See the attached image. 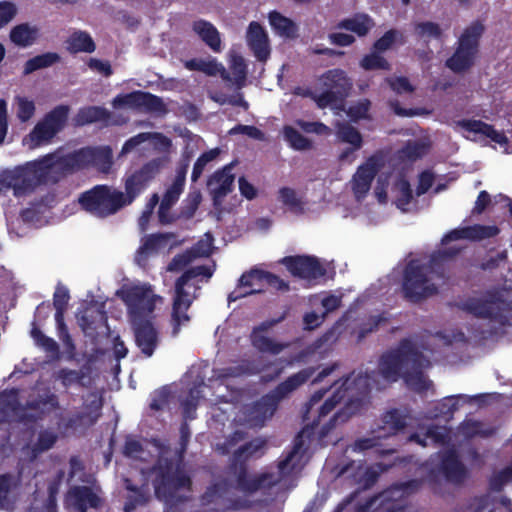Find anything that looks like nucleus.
Wrapping results in <instances>:
<instances>
[{
	"mask_svg": "<svg viewBox=\"0 0 512 512\" xmlns=\"http://www.w3.org/2000/svg\"><path fill=\"white\" fill-rule=\"evenodd\" d=\"M384 384L372 379L368 374H352L344 380H338L329 389L320 390L312 395L307 402L304 420L309 424L299 433L294 441L293 449L279 462V478L298 473L308 460L307 450L318 436L323 442L330 431L338 424L345 422L352 414L353 399L365 394L370 387L377 389Z\"/></svg>",
	"mask_w": 512,
	"mask_h": 512,
	"instance_id": "nucleus-1",
	"label": "nucleus"
},
{
	"mask_svg": "<svg viewBox=\"0 0 512 512\" xmlns=\"http://www.w3.org/2000/svg\"><path fill=\"white\" fill-rule=\"evenodd\" d=\"M495 226L474 225L472 227L456 228L442 238V250L432 256L429 265H423L419 260L409 262L404 273L403 290L408 299L414 301L426 298L436 291V279L440 278L437 271L447 256H452L462 248L465 240H480L497 235Z\"/></svg>",
	"mask_w": 512,
	"mask_h": 512,
	"instance_id": "nucleus-2",
	"label": "nucleus"
},
{
	"mask_svg": "<svg viewBox=\"0 0 512 512\" xmlns=\"http://www.w3.org/2000/svg\"><path fill=\"white\" fill-rule=\"evenodd\" d=\"M381 170V159L372 156L357 168L350 180L351 191L357 201H361L368 195L371 182L376 177L374 197L378 204L387 205L389 201L403 213L413 208V192L410 184L402 173H384Z\"/></svg>",
	"mask_w": 512,
	"mask_h": 512,
	"instance_id": "nucleus-3",
	"label": "nucleus"
},
{
	"mask_svg": "<svg viewBox=\"0 0 512 512\" xmlns=\"http://www.w3.org/2000/svg\"><path fill=\"white\" fill-rule=\"evenodd\" d=\"M117 296L128 310L137 346L144 355L151 356L157 344V331L153 325L155 312L162 307L164 298L147 282L125 284L118 289Z\"/></svg>",
	"mask_w": 512,
	"mask_h": 512,
	"instance_id": "nucleus-4",
	"label": "nucleus"
},
{
	"mask_svg": "<svg viewBox=\"0 0 512 512\" xmlns=\"http://www.w3.org/2000/svg\"><path fill=\"white\" fill-rule=\"evenodd\" d=\"M429 365V361L419 346L410 340L401 342L400 347L384 354L380 362V374L383 382H394L403 379L407 386L415 391H425L430 382L422 374V369Z\"/></svg>",
	"mask_w": 512,
	"mask_h": 512,
	"instance_id": "nucleus-5",
	"label": "nucleus"
},
{
	"mask_svg": "<svg viewBox=\"0 0 512 512\" xmlns=\"http://www.w3.org/2000/svg\"><path fill=\"white\" fill-rule=\"evenodd\" d=\"M467 312L487 321L494 335L512 333V282L487 290L465 303Z\"/></svg>",
	"mask_w": 512,
	"mask_h": 512,
	"instance_id": "nucleus-6",
	"label": "nucleus"
},
{
	"mask_svg": "<svg viewBox=\"0 0 512 512\" xmlns=\"http://www.w3.org/2000/svg\"><path fill=\"white\" fill-rule=\"evenodd\" d=\"M212 275L211 267L196 266L185 271L182 277L178 278L170 318L171 333L174 336L189 326L191 319L189 308L196 298L198 283L207 281Z\"/></svg>",
	"mask_w": 512,
	"mask_h": 512,
	"instance_id": "nucleus-7",
	"label": "nucleus"
},
{
	"mask_svg": "<svg viewBox=\"0 0 512 512\" xmlns=\"http://www.w3.org/2000/svg\"><path fill=\"white\" fill-rule=\"evenodd\" d=\"M58 167V162L53 156H44L8 170V178L12 180L14 196H26L41 184L57 181L59 179Z\"/></svg>",
	"mask_w": 512,
	"mask_h": 512,
	"instance_id": "nucleus-8",
	"label": "nucleus"
},
{
	"mask_svg": "<svg viewBox=\"0 0 512 512\" xmlns=\"http://www.w3.org/2000/svg\"><path fill=\"white\" fill-rule=\"evenodd\" d=\"M311 374L312 371L307 369L291 376L279 385L272 394L262 397L256 404L240 412L236 416V421L251 428L262 426L274 414L279 400L285 398L286 395L306 382Z\"/></svg>",
	"mask_w": 512,
	"mask_h": 512,
	"instance_id": "nucleus-9",
	"label": "nucleus"
},
{
	"mask_svg": "<svg viewBox=\"0 0 512 512\" xmlns=\"http://www.w3.org/2000/svg\"><path fill=\"white\" fill-rule=\"evenodd\" d=\"M255 370L248 366L240 367H229L226 369L219 370L214 380H210V384H201L199 387L190 390L189 398L182 402L183 416L184 418L191 420L194 418V411L197 403L201 398L214 396L212 400L215 403L225 402L228 403L233 401V397L226 395V391L229 387L228 380L230 377H239L244 374L253 373Z\"/></svg>",
	"mask_w": 512,
	"mask_h": 512,
	"instance_id": "nucleus-10",
	"label": "nucleus"
},
{
	"mask_svg": "<svg viewBox=\"0 0 512 512\" xmlns=\"http://www.w3.org/2000/svg\"><path fill=\"white\" fill-rule=\"evenodd\" d=\"M57 405V397L48 391L39 401L27 402L26 407L20 405L18 391H5L0 393V423L33 420Z\"/></svg>",
	"mask_w": 512,
	"mask_h": 512,
	"instance_id": "nucleus-11",
	"label": "nucleus"
},
{
	"mask_svg": "<svg viewBox=\"0 0 512 512\" xmlns=\"http://www.w3.org/2000/svg\"><path fill=\"white\" fill-rule=\"evenodd\" d=\"M351 82L342 70H329L319 78L317 86L312 91L305 88H296L294 93L299 96L310 97L320 109L330 107L336 109L337 101L342 100L349 93Z\"/></svg>",
	"mask_w": 512,
	"mask_h": 512,
	"instance_id": "nucleus-12",
	"label": "nucleus"
},
{
	"mask_svg": "<svg viewBox=\"0 0 512 512\" xmlns=\"http://www.w3.org/2000/svg\"><path fill=\"white\" fill-rule=\"evenodd\" d=\"M148 479L154 483L156 497L167 503L181 499L190 485L183 470L168 461L164 465L161 461L157 468L151 470Z\"/></svg>",
	"mask_w": 512,
	"mask_h": 512,
	"instance_id": "nucleus-13",
	"label": "nucleus"
},
{
	"mask_svg": "<svg viewBox=\"0 0 512 512\" xmlns=\"http://www.w3.org/2000/svg\"><path fill=\"white\" fill-rule=\"evenodd\" d=\"M79 203L86 212L99 218L115 214L121 208L131 204L130 201H126L122 191L105 185H98L85 192L80 196Z\"/></svg>",
	"mask_w": 512,
	"mask_h": 512,
	"instance_id": "nucleus-14",
	"label": "nucleus"
},
{
	"mask_svg": "<svg viewBox=\"0 0 512 512\" xmlns=\"http://www.w3.org/2000/svg\"><path fill=\"white\" fill-rule=\"evenodd\" d=\"M454 127L468 140L482 143L491 141L494 143L495 149L506 154L512 153V144H510L506 135L493 128L491 124H486L478 119L462 118L455 121Z\"/></svg>",
	"mask_w": 512,
	"mask_h": 512,
	"instance_id": "nucleus-15",
	"label": "nucleus"
},
{
	"mask_svg": "<svg viewBox=\"0 0 512 512\" xmlns=\"http://www.w3.org/2000/svg\"><path fill=\"white\" fill-rule=\"evenodd\" d=\"M482 32L483 27L479 22H474L462 32L458 48L453 56L447 59L448 68L454 72H460L473 65L478 54V43Z\"/></svg>",
	"mask_w": 512,
	"mask_h": 512,
	"instance_id": "nucleus-16",
	"label": "nucleus"
},
{
	"mask_svg": "<svg viewBox=\"0 0 512 512\" xmlns=\"http://www.w3.org/2000/svg\"><path fill=\"white\" fill-rule=\"evenodd\" d=\"M286 287L287 286L283 280H280L271 273L254 269L242 274L238 287L229 294L228 300L229 302H232L244 298L247 295L260 293L268 288L286 289Z\"/></svg>",
	"mask_w": 512,
	"mask_h": 512,
	"instance_id": "nucleus-17",
	"label": "nucleus"
},
{
	"mask_svg": "<svg viewBox=\"0 0 512 512\" xmlns=\"http://www.w3.org/2000/svg\"><path fill=\"white\" fill-rule=\"evenodd\" d=\"M68 108L59 106L48 112L43 120L37 123L24 139V144L29 148H37L48 143L65 125Z\"/></svg>",
	"mask_w": 512,
	"mask_h": 512,
	"instance_id": "nucleus-18",
	"label": "nucleus"
},
{
	"mask_svg": "<svg viewBox=\"0 0 512 512\" xmlns=\"http://www.w3.org/2000/svg\"><path fill=\"white\" fill-rule=\"evenodd\" d=\"M168 162L169 159L167 157L152 159L143 165L142 168L127 176L125 179V192H123L126 201L132 203L136 197L141 195Z\"/></svg>",
	"mask_w": 512,
	"mask_h": 512,
	"instance_id": "nucleus-19",
	"label": "nucleus"
},
{
	"mask_svg": "<svg viewBox=\"0 0 512 512\" xmlns=\"http://www.w3.org/2000/svg\"><path fill=\"white\" fill-rule=\"evenodd\" d=\"M232 169L233 165L229 164L223 167V169L214 172L208 179V192L212 196L214 210L216 215H218V219H221L223 214L230 211V207L224 205L223 201L224 197L233 191L234 174L231 173Z\"/></svg>",
	"mask_w": 512,
	"mask_h": 512,
	"instance_id": "nucleus-20",
	"label": "nucleus"
},
{
	"mask_svg": "<svg viewBox=\"0 0 512 512\" xmlns=\"http://www.w3.org/2000/svg\"><path fill=\"white\" fill-rule=\"evenodd\" d=\"M283 264L292 275L309 281L323 277L326 273L324 264L312 256L286 257Z\"/></svg>",
	"mask_w": 512,
	"mask_h": 512,
	"instance_id": "nucleus-21",
	"label": "nucleus"
},
{
	"mask_svg": "<svg viewBox=\"0 0 512 512\" xmlns=\"http://www.w3.org/2000/svg\"><path fill=\"white\" fill-rule=\"evenodd\" d=\"M112 107L113 109H144L152 112H161L162 101L157 96L138 91L114 97Z\"/></svg>",
	"mask_w": 512,
	"mask_h": 512,
	"instance_id": "nucleus-22",
	"label": "nucleus"
},
{
	"mask_svg": "<svg viewBox=\"0 0 512 512\" xmlns=\"http://www.w3.org/2000/svg\"><path fill=\"white\" fill-rule=\"evenodd\" d=\"M174 244V237L170 234H151L143 237L136 252L137 264L144 267L150 257L168 252Z\"/></svg>",
	"mask_w": 512,
	"mask_h": 512,
	"instance_id": "nucleus-23",
	"label": "nucleus"
},
{
	"mask_svg": "<svg viewBox=\"0 0 512 512\" xmlns=\"http://www.w3.org/2000/svg\"><path fill=\"white\" fill-rule=\"evenodd\" d=\"M96 154L97 152L94 151V148L86 147L67 155H64L61 152H54L46 155L45 157H54V159L57 160L59 165L57 173L60 176L61 174H66L67 172L78 169H84L87 166L93 165V158Z\"/></svg>",
	"mask_w": 512,
	"mask_h": 512,
	"instance_id": "nucleus-24",
	"label": "nucleus"
},
{
	"mask_svg": "<svg viewBox=\"0 0 512 512\" xmlns=\"http://www.w3.org/2000/svg\"><path fill=\"white\" fill-rule=\"evenodd\" d=\"M140 147L145 150L151 148L158 153H167L171 147V141L160 133H141L125 141L120 155L128 154Z\"/></svg>",
	"mask_w": 512,
	"mask_h": 512,
	"instance_id": "nucleus-25",
	"label": "nucleus"
},
{
	"mask_svg": "<svg viewBox=\"0 0 512 512\" xmlns=\"http://www.w3.org/2000/svg\"><path fill=\"white\" fill-rule=\"evenodd\" d=\"M66 507L85 512L89 507L96 508L100 504L98 488L89 486L73 487L66 496Z\"/></svg>",
	"mask_w": 512,
	"mask_h": 512,
	"instance_id": "nucleus-26",
	"label": "nucleus"
},
{
	"mask_svg": "<svg viewBox=\"0 0 512 512\" xmlns=\"http://www.w3.org/2000/svg\"><path fill=\"white\" fill-rule=\"evenodd\" d=\"M246 41L254 57L259 61H266L271 54L267 32L258 22H251L247 28Z\"/></svg>",
	"mask_w": 512,
	"mask_h": 512,
	"instance_id": "nucleus-27",
	"label": "nucleus"
},
{
	"mask_svg": "<svg viewBox=\"0 0 512 512\" xmlns=\"http://www.w3.org/2000/svg\"><path fill=\"white\" fill-rule=\"evenodd\" d=\"M277 320H266L254 328L251 339L253 347L262 353L278 355L285 348L284 344L274 342L267 336L268 329L272 328Z\"/></svg>",
	"mask_w": 512,
	"mask_h": 512,
	"instance_id": "nucleus-28",
	"label": "nucleus"
},
{
	"mask_svg": "<svg viewBox=\"0 0 512 512\" xmlns=\"http://www.w3.org/2000/svg\"><path fill=\"white\" fill-rule=\"evenodd\" d=\"M213 252V237L210 234H204L203 238L197 242L192 252L184 255H177L167 267V272H177L187 265L191 256H208Z\"/></svg>",
	"mask_w": 512,
	"mask_h": 512,
	"instance_id": "nucleus-29",
	"label": "nucleus"
},
{
	"mask_svg": "<svg viewBox=\"0 0 512 512\" xmlns=\"http://www.w3.org/2000/svg\"><path fill=\"white\" fill-rule=\"evenodd\" d=\"M338 140L349 145V148L342 151L339 158L343 161H351L353 153L357 152L362 147V135L356 128L349 124H341L337 127Z\"/></svg>",
	"mask_w": 512,
	"mask_h": 512,
	"instance_id": "nucleus-30",
	"label": "nucleus"
},
{
	"mask_svg": "<svg viewBox=\"0 0 512 512\" xmlns=\"http://www.w3.org/2000/svg\"><path fill=\"white\" fill-rule=\"evenodd\" d=\"M19 479L10 474L0 475V509L11 511L19 498Z\"/></svg>",
	"mask_w": 512,
	"mask_h": 512,
	"instance_id": "nucleus-31",
	"label": "nucleus"
},
{
	"mask_svg": "<svg viewBox=\"0 0 512 512\" xmlns=\"http://www.w3.org/2000/svg\"><path fill=\"white\" fill-rule=\"evenodd\" d=\"M79 326L82 327L86 335L92 336L93 332L106 325V316L97 304H91L84 313H79L78 316Z\"/></svg>",
	"mask_w": 512,
	"mask_h": 512,
	"instance_id": "nucleus-32",
	"label": "nucleus"
},
{
	"mask_svg": "<svg viewBox=\"0 0 512 512\" xmlns=\"http://www.w3.org/2000/svg\"><path fill=\"white\" fill-rule=\"evenodd\" d=\"M406 492L407 487L396 486L391 488L374 498L370 502L369 507L380 506L383 511L396 512L398 508L402 507V499Z\"/></svg>",
	"mask_w": 512,
	"mask_h": 512,
	"instance_id": "nucleus-33",
	"label": "nucleus"
},
{
	"mask_svg": "<svg viewBox=\"0 0 512 512\" xmlns=\"http://www.w3.org/2000/svg\"><path fill=\"white\" fill-rule=\"evenodd\" d=\"M69 294L68 289L64 286H58L53 296V305L56 307V322L59 332V338L64 343H71V338L68 336L65 323L63 322V314L66 310Z\"/></svg>",
	"mask_w": 512,
	"mask_h": 512,
	"instance_id": "nucleus-34",
	"label": "nucleus"
},
{
	"mask_svg": "<svg viewBox=\"0 0 512 512\" xmlns=\"http://www.w3.org/2000/svg\"><path fill=\"white\" fill-rule=\"evenodd\" d=\"M10 41L20 48L32 46L39 38V28L36 25L22 23L9 32Z\"/></svg>",
	"mask_w": 512,
	"mask_h": 512,
	"instance_id": "nucleus-35",
	"label": "nucleus"
},
{
	"mask_svg": "<svg viewBox=\"0 0 512 512\" xmlns=\"http://www.w3.org/2000/svg\"><path fill=\"white\" fill-rule=\"evenodd\" d=\"M228 64L230 75H228V79L225 80L236 87H243L245 85L247 75L245 58L232 49L228 53Z\"/></svg>",
	"mask_w": 512,
	"mask_h": 512,
	"instance_id": "nucleus-36",
	"label": "nucleus"
},
{
	"mask_svg": "<svg viewBox=\"0 0 512 512\" xmlns=\"http://www.w3.org/2000/svg\"><path fill=\"white\" fill-rule=\"evenodd\" d=\"M268 22L273 31L286 39H295L298 37V26L292 19H288L282 14L273 11L268 14Z\"/></svg>",
	"mask_w": 512,
	"mask_h": 512,
	"instance_id": "nucleus-37",
	"label": "nucleus"
},
{
	"mask_svg": "<svg viewBox=\"0 0 512 512\" xmlns=\"http://www.w3.org/2000/svg\"><path fill=\"white\" fill-rule=\"evenodd\" d=\"M186 68L189 71H201L208 76L221 75L223 80L228 79L226 69L214 58L189 60L186 62Z\"/></svg>",
	"mask_w": 512,
	"mask_h": 512,
	"instance_id": "nucleus-38",
	"label": "nucleus"
},
{
	"mask_svg": "<svg viewBox=\"0 0 512 512\" xmlns=\"http://www.w3.org/2000/svg\"><path fill=\"white\" fill-rule=\"evenodd\" d=\"M193 28L196 35L200 36L202 41L206 42L213 51L219 52L221 50L219 31L212 24L204 20H197Z\"/></svg>",
	"mask_w": 512,
	"mask_h": 512,
	"instance_id": "nucleus-39",
	"label": "nucleus"
},
{
	"mask_svg": "<svg viewBox=\"0 0 512 512\" xmlns=\"http://www.w3.org/2000/svg\"><path fill=\"white\" fill-rule=\"evenodd\" d=\"M278 201L286 207L287 210L293 213L304 212V199L303 195L295 189L284 186L278 190Z\"/></svg>",
	"mask_w": 512,
	"mask_h": 512,
	"instance_id": "nucleus-40",
	"label": "nucleus"
},
{
	"mask_svg": "<svg viewBox=\"0 0 512 512\" xmlns=\"http://www.w3.org/2000/svg\"><path fill=\"white\" fill-rule=\"evenodd\" d=\"M94 122H102L105 125L116 124L117 121L111 120V114L108 110L100 107L83 108L77 115V123L79 125L90 124Z\"/></svg>",
	"mask_w": 512,
	"mask_h": 512,
	"instance_id": "nucleus-41",
	"label": "nucleus"
},
{
	"mask_svg": "<svg viewBox=\"0 0 512 512\" xmlns=\"http://www.w3.org/2000/svg\"><path fill=\"white\" fill-rule=\"evenodd\" d=\"M372 27L373 22L366 14H356L351 18L342 20L338 25V28L356 33L360 37L366 35Z\"/></svg>",
	"mask_w": 512,
	"mask_h": 512,
	"instance_id": "nucleus-42",
	"label": "nucleus"
},
{
	"mask_svg": "<svg viewBox=\"0 0 512 512\" xmlns=\"http://www.w3.org/2000/svg\"><path fill=\"white\" fill-rule=\"evenodd\" d=\"M441 471L453 482H459L465 476V468L462 467L454 451L446 452L441 462Z\"/></svg>",
	"mask_w": 512,
	"mask_h": 512,
	"instance_id": "nucleus-43",
	"label": "nucleus"
},
{
	"mask_svg": "<svg viewBox=\"0 0 512 512\" xmlns=\"http://www.w3.org/2000/svg\"><path fill=\"white\" fill-rule=\"evenodd\" d=\"M447 437V428L439 427L436 429L428 428L421 433H416L410 437V440L418 442L422 447H427L430 443L445 444Z\"/></svg>",
	"mask_w": 512,
	"mask_h": 512,
	"instance_id": "nucleus-44",
	"label": "nucleus"
},
{
	"mask_svg": "<svg viewBox=\"0 0 512 512\" xmlns=\"http://www.w3.org/2000/svg\"><path fill=\"white\" fill-rule=\"evenodd\" d=\"M186 173L187 168L184 167L178 169L173 184L169 186L166 193H164L163 195V199L161 201V204H163V208L172 207V205H174L178 200L179 196H181Z\"/></svg>",
	"mask_w": 512,
	"mask_h": 512,
	"instance_id": "nucleus-45",
	"label": "nucleus"
},
{
	"mask_svg": "<svg viewBox=\"0 0 512 512\" xmlns=\"http://www.w3.org/2000/svg\"><path fill=\"white\" fill-rule=\"evenodd\" d=\"M67 49L73 53H92L95 49L91 36L84 31L74 32L67 40Z\"/></svg>",
	"mask_w": 512,
	"mask_h": 512,
	"instance_id": "nucleus-46",
	"label": "nucleus"
},
{
	"mask_svg": "<svg viewBox=\"0 0 512 512\" xmlns=\"http://www.w3.org/2000/svg\"><path fill=\"white\" fill-rule=\"evenodd\" d=\"M409 418L402 414L399 410H393L388 412L383 417V434H378L377 438H381L387 436L389 434H394L405 425H407V420Z\"/></svg>",
	"mask_w": 512,
	"mask_h": 512,
	"instance_id": "nucleus-47",
	"label": "nucleus"
},
{
	"mask_svg": "<svg viewBox=\"0 0 512 512\" xmlns=\"http://www.w3.org/2000/svg\"><path fill=\"white\" fill-rule=\"evenodd\" d=\"M429 148V140L423 137L420 140L409 141L401 150L400 157L404 160L414 161L425 155Z\"/></svg>",
	"mask_w": 512,
	"mask_h": 512,
	"instance_id": "nucleus-48",
	"label": "nucleus"
},
{
	"mask_svg": "<svg viewBox=\"0 0 512 512\" xmlns=\"http://www.w3.org/2000/svg\"><path fill=\"white\" fill-rule=\"evenodd\" d=\"M58 60L59 55L56 53H44L35 56L34 58L27 60L24 67V74L29 75L40 69L50 67L56 64Z\"/></svg>",
	"mask_w": 512,
	"mask_h": 512,
	"instance_id": "nucleus-49",
	"label": "nucleus"
},
{
	"mask_svg": "<svg viewBox=\"0 0 512 512\" xmlns=\"http://www.w3.org/2000/svg\"><path fill=\"white\" fill-rule=\"evenodd\" d=\"M55 441H57V436L52 431H42L38 437V441H36L33 446L26 447V453L29 458H36L37 454L52 448Z\"/></svg>",
	"mask_w": 512,
	"mask_h": 512,
	"instance_id": "nucleus-50",
	"label": "nucleus"
},
{
	"mask_svg": "<svg viewBox=\"0 0 512 512\" xmlns=\"http://www.w3.org/2000/svg\"><path fill=\"white\" fill-rule=\"evenodd\" d=\"M283 135L285 141L294 150L303 151L311 147V141L305 138L293 125H285Z\"/></svg>",
	"mask_w": 512,
	"mask_h": 512,
	"instance_id": "nucleus-51",
	"label": "nucleus"
},
{
	"mask_svg": "<svg viewBox=\"0 0 512 512\" xmlns=\"http://www.w3.org/2000/svg\"><path fill=\"white\" fill-rule=\"evenodd\" d=\"M86 415L80 418L79 425H92L99 416L101 399L97 393H91L85 400Z\"/></svg>",
	"mask_w": 512,
	"mask_h": 512,
	"instance_id": "nucleus-52",
	"label": "nucleus"
},
{
	"mask_svg": "<svg viewBox=\"0 0 512 512\" xmlns=\"http://www.w3.org/2000/svg\"><path fill=\"white\" fill-rule=\"evenodd\" d=\"M14 108L16 117H18L21 122L31 120L35 112V104L33 100L26 96H15Z\"/></svg>",
	"mask_w": 512,
	"mask_h": 512,
	"instance_id": "nucleus-53",
	"label": "nucleus"
},
{
	"mask_svg": "<svg viewBox=\"0 0 512 512\" xmlns=\"http://www.w3.org/2000/svg\"><path fill=\"white\" fill-rule=\"evenodd\" d=\"M126 490L129 491L128 501L125 502L124 511L130 512L137 506L142 505L146 501V490L144 488L138 490L130 484L129 480H125ZM146 484L143 485L145 487Z\"/></svg>",
	"mask_w": 512,
	"mask_h": 512,
	"instance_id": "nucleus-54",
	"label": "nucleus"
},
{
	"mask_svg": "<svg viewBox=\"0 0 512 512\" xmlns=\"http://www.w3.org/2000/svg\"><path fill=\"white\" fill-rule=\"evenodd\" d=\"M342 300V294L338 293H330V294H322L317 295L311 298L312 305L320 303L324 309V314L329 313L330 311H335L340 305V301Z\"/></svg>",
	"mask_w": 512,
	"mask_h": 512,
	"instance_id": "nucleus-55",
	"label": "nucleus"
},
{
	"mask_svg": "<svg viewBox=\"0 0 512 512\" xmlns=\"http://www.w3.org/2000/svg\"><path fill=\"white\" fill-rule=\"evenodd\" d=\"M94 152H96V156L93 158V165L97 167L100 171L106 172L110 169L112 163V152L109 146H100L94 148Z\"/></svg>",
	"mask_w": 512,
	"mask_h": 512,
	"instance_id": "nucleus-56",
	"label": "nucleus"
},
{
	"mask_svg": "<svg viewBox=\"0 0 512 512\" xmlns=\"http://www.w3.org/2000/svg\"><path fill=\"white\" fill-rule=\"evenodd\" d=\"M370 102L368 99H363L358 102L351 103L349 108L346 109V115L352 121L360 119H369Z\"/></svg>",
	"mask_w": 512,
	"mask_h": 512,
	"instance_id": "nucleus-57",
	"label": "nucleus"
},
{
	"mask_svg": "<svg viewBox=\"0 0 512 512\" xmlns=\"http://www.w3.org/2000/svg\"><path fill=\"white\" fill-rule=\"evenodd\" d=\"M361 67L364 70H388L389 64L386 59H384L380 53L374 52L368 55H365L361 61Z\"/></svg>",
	"mask_w": 512,
	"mask_h": 512,
	"instance_id": "nucleus-58",
	"label": "nucleus"
},
{
	"mask_svg": "<svg viewBox=\"0 0 512 512\" xmlns=\"http://www.w3.org/2000/svg\"><path fill=\"white\" fill-rule=\"evenodd\" d=\"M467 399V396L446 397L439 403L438 413H435L433 417H439L440 415L447 416L453 414V412L459 408L460 402H464Z\"/></svg>",
	"mask_w": 512,
	"mask_h": 512,
	"instance_id": "nucleus-59",
	"label": "nucleus"
},
{
	"mask_svg": "<svg viewBox=\"0 0 512 512\" xmlns=\"http://www.w3.org/2000/svg\"><path fill=\"white\" fill-rule=\"evenodd\" d=\"M219 154H220V150L217 148H214L197 158V160L194 164L193 173H192L193 181H196L197 179L200 178V176H201L204 168L207 166V164L210 163L216 157H218Z\"/></svg>",
	"mask_w": 512,
	"mask_h": 512,
	"instance_id": "nucleus-60",
	"label": "nucleus"
},
{
	"mask_svg": "<svg viewBox=\"0 0 512 512\" xmlns=\"http://www.w3.org/2000/svg\"><path fill=\"white\" fill-rule=\"evenodd\" d=\"M265 445V442L262 440H254L245 446H240L239 448L234 450L236 460H241L242 458H248L256 455L260 452L261 448Z\"/></svg>",
	"mask_w": 512,
	"mask_h": 512,
	"instance_id": "nucleus-61",
	"label": "nucleus"
},
{
	"mask_svg": "<svg viewBox=\"0 0 512 512\" xmlns=\"http://www.w3.org/2000/svg\"><path fill=\"white\" fill-rule=\"evenodd\" d=\"M296 125L306 133H314L319 136H329L331 134L330 128L323 123L298 120Z\"/></svg>",
	"mask_w": 512,
	"mask_h": 512,
	"instance_id": "nucleus-62",
	"label": "nucleus"
},
{
	"mask_svg": "<svg viewBox=\"0 0 512 512\" xmlns=\"http://www.w3.org/2000/svg\"><path fill=\"white\" fill-rule=\"evenodd\" d=\"M32 338L34 339L35 343L42 346L44 349H46L47 352L50 353H57L58 346L57 343L54 342V340L50 337L45 336L43 333H41L36 328L32 329L31 332Z\"/></svg>",
	"mask_w": 512,
	"mask_h": 512,
	"instance_id": "nucleus-63",
	"label": "nucleus"
},
{
	"mask_svg": "<svg viewBox=\"0 0 512 512\" xmlns=\"http://www.w3.org/2000/svg\"><path fill=\"white\" fill-rule=\"evenodd\" d=\"M512 482V467L505 468L498 474L492 476L490 485L493 491H499L503 485Z\"/></svg>",
	"mask_w": 512,
	"mask_h": 512,
	"instance_id": "nucleus-64",
	"label": "nucleus"
}]
</instances>
